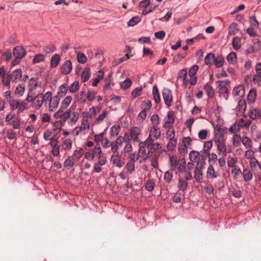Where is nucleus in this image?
Masks as SVG:
<instances>
[{"mask_svg": "<svg viewBox=\"0 0 261 261\" xmlns=\"http://www.w3.org/2000/svg\"><path fill=\"white\" fill-rule=\"evenodd\" d=\"M169 159L172 170H177L180 173L186 172V162L184 159H177L174 155H170Z\"/></svg>", "mask_w": 261, "mask_h": 261, "instance_id": "1", "label": "nucleus"}, {"mask_svg": "<svg viewBox=\"0 0 261 261\" xmlns=\"http://www.w3.org/2000/svg\"><path fill=\"white\" fill-rule=\"evenodd\" d=\"M213 141L217 146L218 151L222 153L224 155H226L228 151L225 144L226 137L225 135L214 136ZM228 152H230V151H228Z\"/></svg>", "mask_w": 261, "mask_h": 261, "instance_id": "2", "label": "nucleus"}, {"mask_svg": "<svg viewBox=\"0 0 261 261\" xmlns=\"http://www.w3.org/2000/svg\"><path fill=\"white\" fill-rule=\"evenodd\" d=\"M9 106L11 110H17L18 113H22L29 108L28 104L24 100L21 99L10 100Z\"/></svg>", "mask_w": 261, "mask_h": 261, "instance_id": "3", "label": "nucleus"}, {"mask_svg": "<svg viewBox=\"0 0 261 261\" xmlns=\"http://www.w3.org/2000/svg\"><path fill=\"white\" fill-rule=\"evenodd\" d=\"M161 136V130L159 126L152 125L149 131V135L145 141L159 140Z\"/></svg>", "mask_w": 261, "mask_h": 261, "instance_id": "4", "label": "nucleus"}, {"mask_svg": "<svg viewBox=\"0 0 261 261\" xmlns=\"http://www.w3.org/2000/svg\"><path fill=\"white\" fill-rule=\"evenodd\" d=\"M110 162L113 165L119 168L122 167L124 164V160L122 159L120 153H112Z\"/></svg>", "mask_w": 261, "mask_h": 261, "instance_id": "5", "label": "nucleus"}, {"mask_svg": "<svg viewBox=\"0 0 261 261\" xmlns=\"http://www.w3.org/2000/svg\"><path fill=\"white\" fill-rule=\"evenodd\" d=\"M205 163L204 162H201L200 164L198 163L197 166L195 167L194 170V177L198 183L202 182L203 178L202 168Z\"/></svg>", "mask_w": 261, "mask_h": 261, "instance_id": "6", "label": "nucleus"}, {"mask_svg": "<svg viewBox=\"0 0 261 261\" xmlns=\"http://www.w3.org/2000/svg\"><path fill=\"white\" fill-rule=\"evenodd\" d=\"M162 96L166 106L168 108L170 107L173 99L172 91L168 88H164L162 91Z\"/></svg>", "mask_w": 261, "mask_h": 261, "instance_id": "7", "label": "nucleus"}, {"mask_svg": "<svg viewBox=\"0 0 261 261\" xmlns=\"http://www.w3.org/2000/svg\"><path fill=\"white\" fill-rule=\"evenodd\" d=\"M60 98L58 96H53V93L51 94L50 98L48 100L47 107H48L49 111H54L56 110L59 104Z\"/></svg>", "mask_w": 261, "mask_h": 261, "instance_id": "8", "label": "nucleus"}, {"mask_svg": "<svg viewBox=\"0 0 261 261\" xmlns=\"http://www.w3.org/2000/svg\"><path fill=\"white\" fill-rule=\"evenodd\" d=\"M155 140L145 141L146 146L148 148V155L153 154L155 151L161 149L162 147L160 143H154Z\"/></svg>", "mask_w": 261, "mask_h": 261, "instance_id": "9", "label": "nucleus"}, {"mask_svg": "<svg viewBox=\"0 0 261 261\" xmlns=\"http://www.w3.org/2000/svg\"><path fill=\"white\" fill-rule=\"evenodd\" d=\"M94 152L97 156V161L96 163L103 166L105 165L107 162V159L106 155L102 153L101 147H100L99 149L96 148Z\"/></svg>", "mask_w": 261, "mask_h": 261, "instance_id": "10", "label": "nucleus"}, {"mask_svg": "<svg viewBox=\"0 0 261 261\" xmlns=\"http://www.w3.org/2000/svg\"><path fill=\"white\" fill-rule=\"evenodd\" d=\"M139 145V149L138 150V155L144 161L146 160L148 156H151V155H148V152L147 153H146L145 149L146 144L145 143V141L140 142Z\"/></svg>", "mask_w": 261, "mask_h": 261, "instance_id": "11", "label": "nucleus"}, {"mask_svg": "<svg viewBox=\"0 0 261 261\" xmlns=\"http://www.w3.org/2000/svg\"><path fill=\"white\" fill-rule=\"evenodd\" d=\"M174 123V118L170 112H168L167 117L164 119L163 127L167 128L173 127L172 125Z\"/></svg>", "mask_w": 261, "mask_h": 261, "instance_id": "12", "label": "nucleus"}, {"mask_svg": "<svg viewBox=\"0 0 261 261\" xmlns=\"http://www.w3.org/2000/svg\"><path fill=\"white\" fill-rule=\"evenodd\" d=\"M246 109V103L244 99H240L238 103L237 110V115L238 116L243 115L245 112Z\"/></svg>", "mask_w": 261, "mask_h": 261, "instance_id": "13", "label": "nucleus"}, {"mask_svg": "<svg viewBox=\"0 0 261 261\" xmlns=\"http://www.w3.org/2000/svg\"><path fill=\"white\" fill-rule=\"evenodd\" d=\"M141 130L139 127L134 126L129 130L130 137L134 141L139 142V136L141 134Z\"/></svg>", "mask_w": 261, "mask_h": 261, "instance_id": "14", "label": "nucleus"}, {"mask_svg": "<svg viewBox=\"0 0 261 261\" xmlns=\"http://www.w3.org/2000/svg\"><path fill=\"white\" fill-rule=\"evenodd\" d=\"M39 84L38 79L36 77L31 78L28 82V91L35 92Z\"/></svg>", "mask_w": 261, "mask_h": 261, "instance_id": "15", "label": "nucleus"}, {"mask_svg": "<svg viewBox=\"0 0 261 261\" xmlns=\"http://www.w3.org/2000/svg\"><path fill=\"white\" fill-rule=\"evenodd\" d=\"M206 176L207 178L213 179L218 177L219 174L215 171L213 165H210L207 169Z\"/></svg>", "mask_w": 261, "mask_h": 261, "instance_id": "16", "label": "nucleus"}, {"mask_svg": "<svg viewBox=\"0 0 261 261\" xmlns=\"http://www.w3.org/2000/svg\"><path fill=\"white\" fill-rule=\"evenodd\" d=\"M200 153L198 151L195 150H192L189 153V159L190 162H189L188 165L189 167H192L193 165V162H196L198 159L200 158Z\"/></svg>", "mask_w": 261, "mask_h": 261, "instance_id": "17", "label": "nucleus"}, {"mask_svg": "<svg viewBox=\"0 0 261 261\" xmlns=\"http://www.w3.org/2000/svg\"><path fill=\"white\" fill-rule=\"evenodd\" d=\"M25 54L24 49L21 46H16L13 49V55L16 58L22 59L24 57Z\"/></svg>", "mask_w": 261, "mask_h": 261, "instance_id": "18", "label": "nucleus"}, {"mask_svg": "<svg viewBox=\"0 0 261 261\" xmlns=\"http://www.w3.org/2000/svg\"><path fill=\"white\" fill-rule=\"evenodd\" d=\"M232 94L234 96L243 97L245 95L244 87L242 85H240L234 88L232 91Z\"/></svg>", "mask_w": 261, "mask_h": 261, "instance_id": "19", "label": "nucleus"}, {"mask_svg": "<svg viewBox=\"0 0 261 261\" xmlns=\"http://www.w3.org/2000/svg\"><path fill=\"white\" fill-rule=\"evenodd\" d=\"M11 81L17 82L22 77V71L20 69L14 70L10 75Z\"/></svg>", "mask_w": 261, "mask_h": 261, "instance_id": "20", "label": "nucleus"}, {"mask_svg": "<svg viewBox=\"0 0 261 261\" xmlns=\"http://www.w3.org/2000/svg\"><path fill=\"white\" fill-rule=\"evenodd\" d=\"M72 68L71 62L69 60H67L62 66L61 72L64 74H68L71 71Z\"/></svg>", "mask_w": 261, "mask_h": 261, "instance_id": "21", "label": "nucleus"}, {"mask_svg": "<svg viewBox=\"0 0 261 261\" xmlns=\"http://www.w3.org/2000/svg\"><path fill=\"white\" fill-rule=\"evenodd\" d=\"M249 116L252 119H255L261 117V109L259 110L255 108H251L249 110Z\"/></svg>", "mask_w": 261, "mask_h": 261, "instance_id": "22", "label": "nucleus"}, {"mask_svg": "<svg viewBox=\"0 0 261 261\" xmlns=\"http://www.w3.org/2000/svg\"><path fill=\"white\" fill-rule=\"evenodd\" d=\"M100 147L99 144H97L92 150L85 152L84 154L85 158L88 161H93L96 155V153L94 152L95 149L96 148L99 149Z\"/></svg>", "mask_w": 261, "mask_h": 261, "instance_id": "23", "label": "nucleus"}, {"mask_svg": "<svg viewBox=\"0 0 261 261\" xmlns=\"http://www.w3.org/2000/svg\"><path fill=\"white\" fill-rule=\"evenodd\" d=\"M108 111L106 110H103L101 113H100L97 117L95 118L94 121V123L95 124H100L108 116Z\"/></svg>", "mask_w": 261, "mask_h": 261, "instance_id": "24", "label": "nucleus"}, {"mask_svg": "<svg viewBox=\"0 0 261 261\" xmlns=\"http://www.w3.org/2000/svg\"><path fill=\"white\" fill-rule=\"evenodd\" d=\"M83 154L84 149L82 147H78L74 151L71 156L76 162H77L83 156Z\"/></svg>", "mask_w": 261, "mask_h": 261, "instance_id": "25", "label": "nucleus"}, {"mask_svg": "<svg viewBox=\"0 0 261 261\" xmlns=\"http://www.w3.org/2000/svg\"><path fill=\"white\" fill-rule=\"evenodd\" d=\"M215 60V55L213 53H208L204 58V63L206 65L211 67Z\"/></svg>", "mask_w": 261, "mask_h": 261, "instance_id": "26", "label": "nucleus"}, {"mask_svg": "<svg viewBox=\"0 0 261 261\" xmlns=\"http://www.w3.org/2000/svg\"><path fill=\"white\" fill-rule=\"evenodd\" d=\"M226 130V128L223 127L220 124H217L214 126V136H217V135L223 136L224 135V133Z\"/></svg>", "mask_w": 261, "mask_h": 261, "instance_id": "27", "label": "nucleus"}, {"mask_svg": "<svg viewBox=\"0 0 261 261\" xmlns=\"http://www.w3.org/2000/svg\"><path fill=\"white\" fill-rule=\"evenodd\" d=\"M25 90V86L23 84H18L15 90L14 94L18 97H21Z\"/></svg>", "mask_w": 261, "mask_h": 261, "instance_id": "28", "label": "nucleus"}, {"mask_svg": "<svg viewBox=\"0 0 261 261\" xmlns=\"http://www.w3.org/2000/svg\"><path fill=\"white\" fill-rule=\"evenodd\" d=\"M237 121L238 122V124L240 126V128H248L250 126V125L252 122V120L251 119L245 120L243 118L239 119L237 120Z\"/></svg>", "mask_w": 261, "mask_h": 261, "instance_id": "29", "label": "nucleus"}, {"mask_svg": "<svg viewBox=\"0 0 261 261\" xmlns=\"http://www.w3.org/2000/svg\"><path fill=\"white\" fill-rule=\"evenodd\" d=\"M33 100V107L36 109H39L43 105L41 102V93H38L35 96Z\"/></svg>", "mask_w": 261, "mask_h": 261, "instance_id": "30", "label": "nucleus"}, {"mask_svg": "<svg viewBox=\"0 0 261 261\" xmlns=\"http://www.w3.org/2000/svg\"><path fill=\"white\" fill-rule=\"evenodd\" d=\"M241 142L247 149L252 148L253 147V142L252 140L248 137H242Z\"/></svg>", "mask_w": 261, "mask_h": 261, "instance_id": "31", "label": "nucleus"}, {"mask_svg": "<svg viewBox=\"0 0 261 261\" xmlns=\"http://www.w3.org/2000/svg\"><path fill=\"white\" fill-rule=\"evenodd\" d=\"M72 100L71 96H66L61 101V109H65L68 108Z\"/></svg>", "mask_w": 261, "mask_h": 261, "instance_id": "32", "label": "nucleus"}, {"mask_svg": "<svg viewBox=\"0 0 261 261\" xmlns=\"http://www.w3.org/2000/svg\"><path fill=\"white\" fill-rule=\"evenodd\" d=\"M40 93L42 103L43 105H44L45 107H47V103H48V100L52 94V92L50 91H48L46 92L45 94H43L42 93Z\"/></svg>", "mask_w": 261, "mask_h": 261, "instance_id": "33", "label": "nucleus"}, {"mask_svg": "<svg viewBox=\"0 0 261 261\" xmlns=\"http://www.w3.org/2000/svg\"><path fill=\"white\" fill-rule=\"evenodd\" d=\"M72 141L70 139H66L64 140L62 144V147L65 151H69L72 148Z\"/></svg>", "mask_w": 261, "mask_h": 261, "instance_id": "34", "label": "nucleus"}, {"mask_svg": "<svg viewBox=\"0 0 261 261\" xmlns=\"http://www.w3.org/2000/svg\"><path fill=\"white\" fill-rule=\"evenodd\" d=\"M239 30L238 24L234 22H232L228 27V34L229 35H235L238 33Z\"/></svg>", "mask_w": 261, "mask_h": 261, "instance_id": "35", "label": "nucleus"}, {"mask_svg": "<svg viewBox=\"0 0 261 261\" xmlns=\"http://www.w3.org/2000/svg\"><path fill=\"white\" fill-rule=\"evenodd\" d=\"M60 56L59 54H55L51 58L50 66L52 68L56 67L60 63Z\"/></svg>", "mask_w": 261, "mask_h": 261, "instance_id": "36", "label": "nucleus"}, {"mask_svg": "<svg viewBox=\"0 0 261 261\" xmlns=\"http://www.w3.org/2000/svg\"><path fill=\"white\" fill-rule=\"evenodd\" d=\"M256 97V90L254 88L251 89L247 96L249 103H253Z\"/></svg>", "mask_w": 261, "mask_h": 261, "instance_id": "37", "label": "nucleus"}, {"mask_svg": "<svg viewBox=\"0 0 261 261\" xmlns=\"http://www.w3.org/2000/svg\"><path fill=\"white\" fill-rule=\"evenodd\" d=\"M165 133V138L168 140L175 139V131L173 127L167 128Z\"/></svg>", "mask_w": 261, "mask_h": 261, "instance_id": "38", "label": "nucleus"}, {"mask_svg": "<svg viewBox=\"0 0 261 261\" xmlns=\"http://www.w3.org/2000/svg\"><path fill=\"white\" fill-rule=\"evenodd\" d=\"M76 162L71 156H69L64 162V166L67 169H70L74 165Z\"/></svg>", "mask_w": 261, "mask_h": 261, "instance_id": "39", "label": "nucleus"}, {"mask_svg": "<svg viewBox=\"0 0 261 261\" xmlns=\"http://www.w3.org/2000/svg\"><path fill=\"white\" fill-rule=\"evenodd\" d=\"M80 126L83 129V133L85 134L88 133L91 125L89 120H82L81 125Z\"/></svg>", "mask_w": 261, "mask_h": 261, "instance_id": "40", "label": "nucleus"}, {"mask_svg": "<svg viewBox=\"0 0 261 261\" xmlns=\"http://www.w3.org/2000/svg\"><path fill=\"white\" fill-rule=\"evenodd\" d=\"M204 90L206 92L208 98H212L214 97L215 94L214 90L211 85L208 83L206 84L204 86Z\"/></svg>", "mask_w": 261, "mask_h": 261, "instance_id": "41", "label": "nucleus"}, {"mask_svg": "<svg viewBox=\"0 0 261 261\" xmlns=\"http://www.w3.org/2000/svg\"><path fill=\"white\" fill-rule=\"evenodd\" d=\"M68 86L67 83H64L59 87L58 94L59 96H65L68 91Z\"/></svg>", "mask_w": 261, "mask_h": 261, "instance_id": "42", "label": "nucleus"}, {"mask_svg": "<svg viewBox=\"0 0 261 261\" xmlns=\"http://www.w3.org/2000/svg\"><path fill=\"white\" fill-rule=\"evenodd\" d=\"M120 131V127L118 124L113 125L110 128V135L111 137H115L117 136Z\"/></svg>", "mask_w": 261, "mask_h": 261, "instance_id": "43", "label": "nucleus"}, {"mask_svg": "<svg viewBox=\"0 0 261 261\" xmlns=\"http://www.w3.org/2000/svg\"><path fill=\"white\" fill-rule=\"evenodd\" d=\"M242 174H243L244 179L246 181H250L252 179V177H253L252 173L251 172V171L250 170H249L248 169H247V168L244 169L243 170Z\"/></svg>", "mask_w": 261, "mask_h": 261, "instance_id": "44", "label": "nucleus"}, {"mask_svg": "<svg viewBox=\"0 0 261 261\" xmlns=\"http://www.w3.org/2000/svg\"><path fill=\"white\" fill-rule=\"evenodd\" d=\"M188 185V181L181 178H179L177 184V187L179 190L184 191L187 189Z\"/></svg>", "mask_w": 261, "mask_h": 261, "instance_id": "45", "label": "nucleus"}, {"mask_svg": "<svg viewBox=\"0 0 261 261\" xmlns=\"http://www.w3.org/2000/svg\"><path fill=\"white\" fill-rule=\"evenodd\" d=\"M213 147V141H208L204 142L202 149L203 153L209 154L210 151Z\"/></svg>", "mask_w": 261, "mask_h": 261, "instance_id": "46", "label": "nucleus"}, {"mask_svg": "<svg viewBox=\"0 0 261 261\" xmlns=\"http://www.w3.org/2000/svg\"><path fill=\"white\" fill-rule=\"evenodd\" d=\"M237 162L238 158L234 156H229L227 158V164L229 168H231L237 166Z\"/></svg>", "mask_w": 261, "mask_h": 261, "instance_id": "47", "label": "nucleus"}, {"mask_svg": "<svg viewBox=\"0 0 261 261\" xmlns=\"http://www.w3.org/2000/svg\"><path fill=\"white\" fill-rule=\"evenodd\" d=\"M152 94L154 101L158 103L161 101L159 89L156 86H154L152 89Z\"/></svg>", "mask_w": 261, "mask_h": 261, "instance_id": "48", "label": "nucleus"}, {"mask_svg": "<svg viewBox=\"0 0 261 261\" xmlns=\"http://www.w3.org/2000/svg\"><path fill=\"white\" fill-rule=\"evenodd\" d=\"M227 61L231 64H235L237 62V55L234 52L230 53L226 57Z\"/></svg>", "mask_w": 261, "mask_h": 261, "instance_id": "49", "label": "nucleus"}, {"mask_svg": "<svg viewBox=\"0 0 261 261\" xmlns=\"http://www.w3.org/2000/svg\"><path fill=\"white\" fill-rule=\"evenodd\" d=\"M232 45L234 49L238 50L241 47V40L238 37H235L232 41Z\"/></svg>", "mask_w": 261, "mask_h": 261, "instance_id": "50", "label": "nucleus"}, {"mask_svg": "<svg viewBox=\"0 0 261 261\" xmlns=\"http://www.w3.org/2000/svg\"><path fill=\"white\" fill-rule=\"evenodd\" d=\"M125 169L129 174H132L135 170V163L133 161H128L125 166Z\"/></svg>", "mask_w": 261, "mask_h": 261, "instance_id": "51", "label": "nucleus"}, {"mask_svg": "<svg viewBox=\"0 0 261 261\" xmlns=\"http://www.w3.org/2000/svg\"><path fill=\"white\" fill-rule=\"evenodd\" d=\"M119 84L121 89L126 90L131 86L132 82L130 79L126 78L124 81L120 82Z\"/></svg>", "mask_w": 261, "mask_h": 261, "instance_id": "52", "label": "nucleus"}, {"mask_svg": "<svg viewBox=\"0 0 261 261\" xmlns=\"http://www.w3.org/2000/svg\"><path fill=\"white\" fill-rule=\"evenodd\" d=\"M75 98L76 101L81 104L85 103L86 101L85 93L84 91H81L78 94H76Z\"/></svg>", "mask_w": 261, "mask_h": 261, "instance_id": "53", "label": "nucleus"}, {"mask_svg": "<svg viewBox=\"0 0 261 261\" xmlns=\"http://www.w3.org/2000/svg\"><path fill=\"white\" fill-rule=\"evenodd\" d=\"M168 142L167 145V148L168 151H172L174 149L176 145H177V140L176 139L168 140Z\"/></svg>", "mask_w": 261, "mask_h": 261, "instance_id": "54", "label": "nucleus"}, {"mask_svg": "<svg viewBox=\"0 0 261 261\" xmlns=\"http://www.w3.org/2000/svg\"><path fill=\"white\" fill-rule=\"evenodd\" d=\"M90 76V71L89 68H85L83 71L81 75V79L83 82H85L87 81Z\"/></svg>", "mask_w": 261, "mask_h": 261, "instance_id": "55", "label": "nucleus"}, {"mask_svg": "<svg viewBox=\"0 0 261 261\" xmlns=\"http://www.w3.org/2000/svg\"><path fill=\"white\" fill-rule=\"evenodd\" d=\"M214 63L217 67H221L223 65L224 59L222 56L218 55L216 57H215Z\"/></svg>", "mask_w": 261, "mask_h": 261, "instance_id": "56", "label": "nucleus"}, {"mask_svg": "<svg viewBox=\"0 0 261 261\" xmlns=\"http://www.w3.org/2000/svg\"><path fill=\"white\" fill-rule=\"evenodd\" d=\"M80 88V84L79 81H74L69 87V91L71 93L76 92Z\"/></svg>", "mask_w": 261, "mask_h": 261, "instance_id": "57", "label": "nucleus"}, {"mask_svg": "<svg viewBox=\"0 0 261 261\" xmlns=\"http://www.w3.org/2000/svg\"><path fill=\"white\" fill-rule=\"evenodd\" d=\"M242 138L240 135L234 134L232 138V145L234 147H238L240 144Z\"/></svg>", "mask_w": 261, "mask_h": 261, "instance_id": "58", "label": "nucleus"}, {"mask_svg": "<svg viewBox=\"0 0 261 261\" xmlns=\"http://www.w3.org/2000/svg\"><path fill=\"white\" fill-rule=\"evenodd\" d=\"M56 49V46L54 44H50L44 47L43 51L45 54H48L55 52Z\"/></svg>", "mask_w": 261, "mask_h": 261, "instance_id": "59", "label": "nucleus"}, {"mask_svg": "<svg viewBox=\"0 0 261 261\" xmlns=\"http://www.w3.org/2000/svg\"><path fill=\"white\" fill-rule=\"evenodd\" d=\"M77 60L81 64H85L87 62V58L85 55L82 53H79L76 55Z\"/></svg>", "mask_w": 261, "mask_h": 261, "instance_id": "60", "label": "nucleus"}, {"mask_svg": "<svg viewBox=\"0 0 261 261\" xmlns=\"http://www.w3.org/2000/svg\"><path fill=\"white\" fill-rule=\"evenodd\" d=\"M244 158L249 160L255 158L254 151L252 149V148H248L245 151Z\"/></svg>", "mask_w": 261, "mask_h": 261, "instance_id": "61", "label": "nucleus"}, {"mask_svg": "<svg viewBox=\"0 0 261 261\" xmlns=\"http://www.w3.org/2000/svg\"><path fill=\"white\" fill-rule=\"evenodd\" d=\"M154 181L152 179L148 180L145 186V189L148 191H152L154 187Z\"/></svg>", "mask_w": 261, "mask_h": 261, "instance_id": "62", "label": "nucleus"}, {"mask_svg": "<svg viewBox=\"0 0 261 261\" xmlns=\"http://www.w3.org/2000/svg\"><path fill=\"white\" fill-rule=\"evenodd\" d=\"M140 21L141 19L139 17H134L128 21L127 25L129 27H134V25L138 24Z\"/></svg>", "mask_w": 261, "mask_h": 261, "instance_id": "63", "label": "nucleus"}, {"mask_svg": "<svg viewBox=\"0 0 261 261\" xmlns=\"http://www.w3.org/2000/svg\"><path fill=\"white\" fill-rule=\"evenodd\" d=\"M173 173L172 170L166 171L164 174V179L167 183H169L172 179Z\"/></svg>", "mask_w": 261, "mask_h": 261, "instance_id": "64", "label": "nucleus"}]
</instances>
